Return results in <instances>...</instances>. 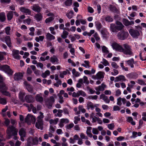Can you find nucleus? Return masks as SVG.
Returning <instances> with one entry per match:
<instances>
[{"label": "nucleus", "mask_w": 146, "mask_h": 146, "mask_svg": "<svg viewBox=\"0 0 146 146\" xmlns=\"http://www.w3.org/2000/svg\"><path fill=\"white\" fill-rule=\"evenodd\" d=\"M18 130L15 129L13 126H9L7 127V133L10 138L12 135H17Z\"/></svg>", "instance_id": "3"}, {"label": "nucleus", "mask_w": 146, "mask_h": 146, "mask_svg": "<svg viewBox=\"0 0 146 146\" xmlns=\"http://www.w3.org/2000/svg\"><path fill=\"white\" fill-rule=\"evenodd\" d=\"M50 71L47 70L42 74L41 76L43 78H46L47 76H49L50 74Z\"/></svg>", "instance_id": "39"}, {"label": "nucleus", "mask_w": 146, "mask_h": 146, "mask_svg": "<svg viewBox=\"0 0 146 146\" xmlns=\"http://www.w3.org/2000/svg\"><path fill=\"white\" fill-rule=\"evenodd\" d=\"M43 121H37L35 124L36 127L41 130L43 129Z\"/></svg>", "instance_id": "15"}, {"label": "nucleus", "mask_w": 146, "mask_h": 146, "mask_svg": "<svg viewBox=\"0 0 146 146\" xmlns=\"http://www.w3.org/2000/svg\"><path fill=\"white\" fill-rule=\"evenodd\" d=\"M58 120L59 119L56 118L54 119H50L49 120V122L50 124L55 125L57 123Z\"/></svg>", "instance_id": "37"}, {"label": "nucleus", "mask_w": 146, "mask_h": 146, "mask_svg": "<svg viewBox=\"0 0 146 146\" xmlns=\"http://www.w3.org/2000/svg\"><path fill=\"white\" fill-rule=\"evenodd\" d=\"M125 78L123 76L120 75L115 78L114 81L115 82L120 81H125Z\"/></svg>", "instance_id": "25"}, {"label": "nucleus", "mask_w": 146, "mask_h": 146, "mask_svg": "<svg viewBox=\"0 0 146 146\" xmlns=\"http://www.w3.org/2000/svg\"><path fill=\"white\" fill-rule=\"evenodd\" d=\"M79 82L82 83H85L88 84L89 83V81L87 77L84 76L82 78H80L79 80Z\"/></svg>", "instance_id": "14"}, {"label": "nucleus", "mask_w": 146, "mask_h": 146, "mask_svg": "<svg viewBox=\"0 0 146 146\" xmlns=\"http://www.w3.org/2000/svg\"><path fill=\"white\" fill-rule=\"evenodd\" d=\"M8 109V107L7 106H6L4 109H3L2 110V114L3 116H6L5 114L4 113Z\"/></svg>", "instance_id": "60"}, {"label": "nucleus", "mask_w": 146, "mask_h": 146, "mask_svg": "<svg viewBox=\"0 0 146 146\" xmlns=\"http://www.w3.org/2000/svg\"><path fill=\"white\" fill-rule=\"evenodd\" d=\"M101 36L104 40H107L109 36V33L105 28L102 29L100 31Z\"/></svg>", "instance_id": "7"}, {"label": "nucleus", "mask_w": 146, "mask_h": 146, "mask_svg": "<svg viewBox=\"0 0 146 146\" xmlns=\"http://www.w3.org/2000/svg\"><path fill=\"white\" fill-rule=\"evenodd\" d=\"M128 35V32L124 31H121L118 33L117 35L118 38L122 40L127 38Z\"/></svg>", "instance_id": "8"}, {"label": "nucleus", "mask_w": 146, "mask_h": 146, "mask_svg": "<svg viewBox=\"0 0 146 146\" xmlns=\"http://www.w3.org/2000/svg\"><path fill=\"white\" fill-rule=\"evenodd\" d=\"M93 36L95 38L96 40L97 41H98L100 40V38L97 32L95 33L93 35Z\"/></svg>", "instance_id": "52"}, {"label": "nucleus", "mask_w": 146, "mask_h": 146, "mask_svg": "<svg viewBox=\"0 0 146 146\" xmlns=\"http://www.w3.org/2000/svg\"><path fill=\"white\" fill-rule=\"evenodd\" d=\"M68 35V33L67 31H64L62 33V34L61 35V37L65 39L67 37Z\"/></svg>", "instance_id": "48"}, {"label": "nucleus", "mask_w": 146, "mask_h": 146, "mask_svg": "<svg viewBox=\"0 0 146 146\" xmlns=\"http://www.w3.org/2000/svg\"><path fill=\"white\" fill-rule=\"evenodd\" d=\"M86 107L88 110L91 109L93 110L94 109V104L91 102H88L87 103Z\"/></svg>", "instance_id": "31"}, {"label": "nucleus", "mask_w": 146, "mask_h": 146, "mask_svg": "<svg viewBox=\"0 0 146 146\" xmlns=\"http://www.w3.org/2000/svg\"><path fill=\"white\" fill-rule=\"evenodd\" d=\"M58 61L57 57L55 55H53L50 58V62L53 64H58Z\"/></svg>", "instance_id": "20"}, {"label": "nucleus", "mask_w": 146, "mask_h": 146, "mask_svg": "<svg viewBox=\"0 0 146 146\" xmlns=\"http://www.w3.org/2000/svg\"><path fill=\"white\" fill-rule=\"evenodd\" d=\"M42 17V15L40 13L36 14L34 16L35 19L38 22L41 21Z\"/></svg>", "instance_id": "29"}, {"label": "nucleus", "mask_w": 146, "mask_h": 146, "mask_svg": "<svg viewBox=\"0 0 146 146\" xmlns=\"http://www.w3.org/2000/svg\"><path fill=\"white\" fill-rule=\"evenodd\" d=\"M67 74V72L66 71H63L62 72H60L59 76L60 78H63L64 77V76Z\"/></svg>", "instance_id": "59"}, {"label": "nucleus", "mask_w": 146, "mask_h": 146, "mask_svg": "<svg viewBox=\"0 0 146 146\" xmlns=\"http://www.w3.org/2000/svg\"><path fill=\"white\" fill-rule=\"evenodd\" d=\"M105 74L103 72L100 71L98 72L96 74V79H100L103 78Z\"/></svg>", "instance_id": "24"}, {"label": "nucleus", "mask_w": 146, "mask_h": 146, "mask_svg": "<svg viewBox=\"0 0 146 146\" xmlns=\"http://www.w3.org/2000/svg\"><path fill=\"white\" fill-rule=\"evenodd\" d=\"M73 14V11H71L67 13L66 14V15L68 19H70L72 17Z\"/></svg>", "instance_id": "43"}, {"label": "nucleus", "mask_w": 146, "mask_h": 146, "mask_svg": "<svg viewBox=\"0 0 146 146\" xmlns=\"http://www.w3.org/2000/svg\"><path fill=\"white\" fill-rule=\"evenodd\" d=\"M36 121V117L31 114H28L25 118V121L29 125L31 123L34 124Z\"/></svg>", "instance_id": "5"}, {"label": "nucleus", "mask_w": 146, "mask_h": 146, "mask_svg": "<svg viewBox=\"0 0 146 146\" xmlns=\"http://www.w3.org/2000/svg\"><path fill=\"white\" fill-rule=\"evenodd\" d=\"M19 9L21 12L25 13L26 15H30L31 13V11L29 9L24 7H20Z\"/></svg>", "instance_id": "13"}, {"label": "nucleus", "mask_w": 146, "mask_h": 146, "mask_svg": "<svg viewBox=\"0 0 146 146\" xmlns=\"http://www.w3.org/2000/svg\"><path fill=\"white\" fill-rule=\"evenodd\" d=\"M72 73L75 77H77L80 75V73L76 71L75 69L74 68L72 70Z\"/></svg>", "instance_id": "49"}, {"label": "nucleus", "mask_w": 146, "mask_h": 146, "mask_svg": "<svg viewBox=\"0 0 146 146\" xmlns=\"http://www.w3.org/2000/svg\"><path fill=\"white\" fill-rule=\"evenodd\" d=\"M74 123L75 124H77L78 122L80 120V119L79 116H75L74 117Z\"/></svg>", "instance_id": "55"}, {"label": "nucleus", "mask_w": 146, "mask_h": 146, "mask_svg": "<svg viewBox=\"0 0 146 146\" xmlns=\"http://www.w3.org/2000/svg\"><path fill=\"white\" fill-rule=\"evenodd\" d=\"M79 96H82L83 97H85L86 96V94L82 90H80L78 91Z\"/></svg>", "instance_id": "53"}, {"label": "nucleus", "mask_w": 146, "mask_h": 146, "mask_svg": "<svg viewBox=\"0 0 146 146\" xmlns=\"http://www.w3.org/2000/svg\"><path fill=\"white\" fill-rule=\"evenodd\" d=\"M91 127H87V129L86 131V134L90 138L92 137L93 136V135L91 132Z\"/></svg>", "instance_id": "34"}, {"label": "nucleus", "mask_w": 146, "mask_h": 146, "mask_svg": "<svg viewBox=\"0 0 146 146\" xmlns=\"http://www.w3.org/2000/svg\"><path fill=\"white\" fill-rule=\"evenodd\" d=\"M23 23L24 24H27L29 25H30L31 22V20L29 18L24 20L23 21Z\"/></svg>", "instance_id": "56"}, {"label": "nucleus", "mask_w": 146, "mask_h": 146, "mask_svg": "<svg viewBox=\"0 0 146 146\" xmlns=\"http://www.w3.org/2000/svg\"><path fill=\"white\" fill-rule=\"evenodd\" d=\"M115 127L113 123H111L108 125V127L110 130H113Z\"/></svg>", "instance_id": "64"}, {"label": "nucleus", "mask_w": 146, "mask_h": 146, "mask_svg": "<svg viewBox=\"0 0 146 146\" xmlns=\"http://www.w3.org/2000/svg\"><path fill=\"white\" fill-rule=\"evenodd\" d=\"M102 50L103 53L107 54L109 52L108 49L106 46H102Z\"/></svg>", "instance_id": "47"}, {"label": "nucleus", "mask_w": 146, "mask_h": 146, "mask_svg": "<svg viewBox=\"0 0 146 146\" xmlns=\"http://www.w3.org/2000/svg\"><path fill=\"white\" fill-rule=\"evenodd\" d=\"M5 31L6 34L7 35H9L11 34V29L10 27H7L5 28Z\"/></svg>", "instance_id": "35"}, {"label": "nucleus", "mask_w": 146, "mask_h": 146, "mask_svg": "<svg viewBox=\"0 0 146 146\" xmlns=\"http://www.w3.org/2000/svg\"><path fill=\"white\" fill-rule=\"evenodd\" d=\"M44 38V36H40L39 37H36L35 38V40L37 42H39L40 41H43Z\"/></svg>", "instance_id": "33"}, {"label": "nucleus", "mask_w": 146, "mask_h": 146, "mask_svg": "<svg viewBox=\"0 0 146 146\" xmlns=\"http://www.w3.org/2000/svg\"><path fill=\"white\" fill-rule=\"evenodd\" d=\"M1 85L0 86V89H2L1 92L2 94L7 96H9L10 93L6 91L7 88L4 83H1Z\"/></svg>", "instance_id": "9"}, {"label": "nucleus", "mask_w": 146, "mask_h": 146, "mask_svg": "<svg viewBox=\"0 0 146 146\" xmlns=\"http://www.w3.org/2000/svg\"><path fill=\"white\" fill-rule=\"evenodd\" d=\"M95 26L96 28L98 31H99L100 30L102 27V25L99 22H97L95 23Z\"/></svg>", "instance_id": "44"}, {"label": "nucleus", "mask_w": 146, "mask_h": 146, "mask_svg": "<svg viewBox=\"0 0 146 146\" xmlns=\"http://www.w3.org/2000/svg\"><path fill=\"white\" fill-rule=\"evenodd\" d=\"M5 19V14L4 13L2 12L0 13V21H4Z\"/></svg>", "instance_id": "42"}, {"label": "nucleus", "mask_w": 146, "mask_h": 146, "mask_svg": "<svg viewBox=\"0 0 146 146\" xmlns=\"http://www.w3.org/2000/svg\"><path fill=\"white\" fill-rule=\"evenodd\" d=\"M84 63L82 64V66L88 68H89L91 66L90 65V62L89 61L85 60Z\"/></svg>", "instance_id": "32"}, {"label": "nucleus", "mask_w": 146, "mask_h": 146, "mask_svg": "<svg viewBox=\"0 0 146 146\" xmlns=\"http://www.w3.org/2000/svg\"><path fill=\"white\" fill-rule=\"evenodd\" d=\"M13 12L12 11H9L7 14V17L8 20H10L13 18Z\"/></svg>", "instance_id": "41"}, {"label": "nucleus", "mask_w": 146, "mask_h": 146, "mask_svg": "<svg viewBox=\"0 0 146 146\" xmlns=\"http://www.w3.org/2000/svg\"><path fill=\"white\" fill-rule=\"evenodd\" d=\"M106 87V86L104 83H102L101 85L95 88V89L96 91H103Z\"/></svg>", "instance_id": "22"}, {"label": "nucleus", "mask_w": 146, "mask_h": 146, "mask_svg": "<svg viewBox=\"0 0 146 146\" xmlns=\"http://www.w3.org/2000/svg\"><path fill=\"white\" fill-rule=\"evenodd\" d=\"M72 0H66L64 3L65 5L67 7L70 6L72 4Z\"/></svg>", "instance_id": "38"}, {"label": "nucleus", "mask_w": 146, "mask_h": 146, "mask_svg": "<svg viewBox=\"0 0 146 146\" xmlns=\"http://www.w3.org/2000/svg\"><path fill=\"white\" fill-rule=\"evenodd\" d=\"M78 109L79 110L76 113V115L80 114V111L83 113H84L86 112V110L85 109L83 108V107L82 106H79L78 107Z\"/></svg>", "instance_id": "30"}, {"label": "nucleus", "mask_w": 146, "mask_h": 146, "mask_svg": "<svg viewBox=\"0 0 146 146\" xmlns=\"http://www.w3.org/2000/svg\"><path fill=\"white\" fill-rule=\"evenodd\" d=\"M0 104L3 105L6 104H7V101L6 99L2 98H0Z\"/></svg>", "instance_id": "54"}, {"label": "nucleus", "mask_w": 146, "mask_h": 146, "mask_svg": "<svg viewBox=\"0 0 146 146\" xmlns=\"http://www.w3.org/2000/svg\"><path fill=\"white\" fill-rule=\"evenodd\" d=\"M32 9L35 12H40L41 8L38 5L35 4L31 7Z\"/></svg>", "instance_id": "16"}, {"label": "nucleus", "mask_w": 146, "mask_h": 146, "mask_svg": "<svg viewBox=\"0 0 146 146\" xmlns=\"http://www.w3.org/2000/svg\"><path fill=\"white\" fill-rule=\"evenodd\" d=\"M38 143L37 137H35L33 138L32 137H30L27 140V146H33V145H37Z\"/></svg>", "instance_id": "6"}, {"label": "nucleus", "mask_w": 146, "mask_h": 146, "mask_svg": "<svg viewBox=\"0 0 146 146\" xmlns=\"http://www.w3.org/2000/svg\"><path fill=\"white\" fill-rule=\"evenodd\" d=\"M124 26L122 23L119 21L115 22V24L111 23L110 24V30L112 33H117L118 31L122 30Z\"/></svg>", "instance_id": "2"}, {"label": "nucleus", "mask_w": 146, "mask_h": 146, "mask_svg": "<svg viewBox=\"0 0 146 146\" xmlns=\"http://www.w3.org/2000/svg\"><path fill=\"white\" fill-rule=\"evenodd\" d=\"M43 114V113L41 112L39 113V115L37 118V121H43L42 119L44 117Z\"/></svg>", "instance_id": "46"}, {"label": "nucleus", "mask_w": 146, "mask_h": 146, "mask_svg": "<svg viewBox=\"0 0 146 146\" xmlns=\"http://www.w3.org/2000/svg\"><path fill=\"white\" fill-rule=\"evenodd\" d=\"M123 24L126 26H128L134 25V21H129L128 20L125 19H123Z\"/></svg>", "instance_id": "21"}, {"label": "nucleus", "mask_w": 146, "mask_h": 146, "mask_svg": "<svg viewBox=\"0 0 146 146\" xmlns=\"http://www.w3.org/2000/svg\"><path fill=\"white\" fill-rule=\"evenodd\" d=\"M100 99H102L106 103L109 104L110 102V100L108 97L104 94H101L100 96Z\"/></svg>", "instance_id": "19"}, {"label": "nucleus", "mask_w": 146, "mask_h": 146, "mask_svg": "<svg viewBox=\"0 0 146 146\" xmlns=\"http://www.w3.org/2000/svg\"><path fill=\"white\" fill-rule=\"evenodd\" d=\"M111 46L116 51L122 52L123 54L126 56H130L133 55L131 46L127 44H123L121 46L114 42L111 44Z\"/></svg>", "instance_id": "1"}, {"label": "nucleus", "mask_w": 146, "mask_h": 146, "mask_svg": "<svg viewBox=\"0 0 146 146\" xmlns=\"http://www.w3.org/2000/svg\"><path fill=\"white\" fill-rule=\"evenodd\" d=\"M127 121L131 123L133 125H135V121H134L133 120L132 118L131 117H127Z\"/></svg>", "instance_id": "40"}, {"label": "nucleus", "mask_w": 146, "mask_h": 146, "mask_svg": "<svg viewBox=\"0 0 146 146\" xmlns=\"http://www.w3.org/2000/svg\"><path fill=\"white\" fill-rule=\"evenodd\" d=\"M125 62L127 63L128 65L130 66L131 68H133L134 67L133 64L135 62L133 58H132L127 61H126Z\"/></svg>", "instance_id": "26"}, {"label": "nucleus", "mask_w": 146, "mask_h": 146, "mask_svg": "<svg viewBox=\"0 0 146 146\" xmlns=\"http://www.w3.org/2000/svg\"><path fill=\"white\" fill-rule=\"evenodd\" d=\"M74 124L73 123H71L66 125V128L68 129H70L74 126Z\"/></svg>", "instance_id": "61"}, {"label": "nucleus", "mask_w": 146, "mask_h": 146, "mask_svg": "<svg viewBox=\"0 0 146 146\" xmlns=\"http://www.w3.org/2000/svg\"><path fill=\"white\" fill-rule=\"evenodd\" d=\"M53 35L49 33H47L46 35V38L47 40L50 41L54 40L55 38L54 36Z\"/></svg>", "instance_id": "17"}, {"label": "nucleus", "mask_w": 146, "mask_h": 146, "mask_svg": "<svg viewBox=\"0 0 146 146\" xmlns=\"http://www.w3.org/2000/svg\"><path fill=\"white\" fill-rule=\"evenodd\" d=\"M23 74L21 73H15L14 75V78L15 80H18L22 78Z\"/></svg>", "instance_id": "27"}, {"label": "nucleus", "mask_w": 146, "mask_h": 146, "mask_svg": "<svg viewBox=\"0 0 146 146\" xmlns=\"http://www.w3.org/2000/svg\"><path fill=\"white\" fill-rule=\"evenodd\" d=\"M5 41L8 46L10 47L11 46V38L9 36H6L5 38Z\"/></svg>", "instance_id": "28"}, {"label": "nucleus", "mask_w": 146, "mask_h": 146, "mask_svg": "<svg viewBox=\"0 0 146 146\" xmlns=\"http://www.w3.org/2000/svg\"><path fill=\"white\" fill-rule=\"evenodd\" d=\"M0 70L4 72L9 76L12 75L13 71L9 66L7 65H0Z\"/></svg>", "instance_id": "4"}, {"label": "nucleus", "mask_w": 146, "mask_h": 146, "mask_svg": "<svg viewBox=\"0 0 146 146\" xmlns=\"http://www.w3.org/2000/svg\"><path fill=\"white\" fill-rule=\"evenodd\" d=\"M53 113L56 117H61L62 115V113L63 112V110H57L56 109L54 110L53 111Z\"/></svg>", "instance_id": "12"}, {"label": "nucleus", "mask_w": 146, "mask_h": 146, "mask_svg": "<svg viewBox=\"0 0 146 146\" xmlns=\"http://www.w3.org/2000/svg\"><path fill=\"white\" fill-rule=\"evenodd\" d=\"M35 98L36 101L38 102H41L43 100L42 97L39 94H37Z\"/></svg>", "instance_id": "45"}, {"label": "nucleus", "mask_w": 146, "mask_h": 146, "mask_svg": "<svg viewBox=\"0 0 146 146\" xmlns=\"http://www.w3.org/2000/svg\"><path fill=\"white\" fill-rule=\"evenodd\" d=\"M80 136L82 139H88V137L86 136L83 133H80Z\"/></svg>", "instance_id": "63"}, {"label": "nucleus", "mask_w": 146, "mask_h": 146, "mask_svg": "<svg viewBox=\"0 0 146 146\" xmlns=\"http://www.w3.org/2000/svg\"><path fill=\"white\" fill-rule=\"evenodd\" d=\"M92 132L94 134L97 135L99 133V131L97 128H93L92 129Z\"/></svg>", "instance_id": "58"}, {"label": "nucleus", "mask_w": 146, "mask_h": 146, "mask_svg": "<svg viewBox=\"0 0 146 146\" xmlns=\"http://www.w3.org/2000/svg\"><path fill=\"white\" fill-rule=\"evenodd\" d=\"M129 32L130 35L134 38H136L139 35V32L137 30L131 29L129 30Z\"/></svg>", "instance_id": "10"}, {"label": "nucleus", "mask_w": 146, "mask_h": 146, "mask_svg": "<svg viewBox=\"0 0 146 146\" xmlns=\"http://www.w3.org/2000/svg\"><path fill=\"white\" fill-rule=\"evenodd\" d=\"M24 99L25 101L29 103L32 102L33 101V98L31 96L29 95H26Z\"/></svg>", "instance_id": "23"}, {"label": "nucleus", "mask_w": 146, "mask_h": 146, "mask_svg": "<svg viewBox=\"0 0 146 146\" xmlns=\"http://www.w3.org/2000/svg\"><path fill=\"white\" fill-rule=\"evenodd\" d=\"M19 134L20 136L25 137L26 133L25 130L23 129H21L19 131Z\"/></svg>", "instance_id": "36"}, {"label": "nucleus", "mask_w": 146, "mask_h": 146, "mask_svg": "<svg viewBox=\"0 0 146 146\" xmlns=\"http://www.w3.org/2000/svg\"><path fill=\"white\" fill-rule=\"evenodd\" d=\"M27 90L31 93H32L33 91V87L32 86L29 85H27L26 88Z\"/></svg>", "instance_id": "51"}, {"label": "nucleus", "mask_w": 146, "mask_h": 146, "mask_svg": "<svg viewBox=\"0 0 146 146\" xmlns=\"http://www.w3.org/2000/svg\"><path fill=\"white\" fill-rule=\"evenodd\" d=\"M54 18L52 17H49L46 19L45 20V22L46 23H48L52 21Z\"/></svg>", "instance_id": "62"}, {"label": "nucleus", "mask_w": 146, "mask_h": 146, "mask_svg": "<svg viewBox=\"0 0 146 146\" xmlns=\"http://www.w3.org/2000/svg\"><path fill=\"white\" fill-rule=\"evenodd\" d=\"M25 95V92L23 91H21L19 93V97L21 101L22 102H25V100L24 99V97Z\"/></svg>", "instance_id": "18"}, {"label": "nucleus", "mask_w": 146, "mask_h": 146, "mask_svg": "<svg viewBox=\"0 0 146 146\" xmlns=\"http://www.w3.org/2000/svg\"><path fill=\"white\" fill-rule=\"evenodd\" d=\"M105 20L108 22H111L113 21V19L112 17L110 16H107L105 17Z\"/></svg>", "instance_id": "50"}, {"label": "nucleus", "mask_w": 146, "mask_h": 146, "mask_svg": "<svg viewBox=\"0 0 146 146\" xmlns=\"http://www.w3.org/2000/svg\"><path fill=\"white\" fill-rule=\"evenodd\" d=\"M49 29L50 32L53 35H55L56 34V32L54 31V28L53 27H50Z\"/></svg>", "instance_id": "57"}, {"label": "nucleus", "mask_w": 146, "mask_h": 146, "mask_svg": "<svg viewBox=\"0 0 146 146\" xmlns=\"http://www.w3.org/2000/svg\"><path fill=\"white\" fill-rule=\"evenodd\" d=\"M19 51L17 50H13L12 51V54L13 57L19 60L20 58V56L19 55Z\"/></svg>", "instance_id": "11"}]
</instances>
